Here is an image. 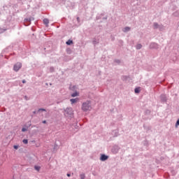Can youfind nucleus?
I'll list each match as a JSON object with an SVG mask.
<instances>
[{"label": "nucleus", "instance_id": "obj_35", "mask_svg": "<svg viewBox=\"0 0 179 179\" xmlns=\"http://www.w3.org/2000/svg\"><path fill=\"white\" fill-rule=\"evenodd\" d=\"M22 83H26V80H23Z\"/></svg>", "mask_w": 179, "mask_h": 179}, {"label": "nucleus", "instance_id": "obj_24", "mask_svg": "<svg viewBox=\"0 0 179 179\" xmlns=\"http://www.w3.org/2000/svg\"><path fill=\"white\" fill-rule=\"evenodd\" d=\"M27 131V128L26 127H22V132H26Z\"/></svg>", "mask_w": 179, "mask_h": 179}, {"label": "nucleus", "instance_id": "obj_30", "mask_svg": "<svg viewBox=\"0 0 179 179\" xmlns=\"http://www.w3.org/2000/svg\"><path fill=\"white\" fill-rule=\"evenodd\" d=\"M179 125V119L176 121V127H178Z\"/></svg>", "mask_w": 179, "mask_h": 179}, {"label": "nucleus", "instance_id": "obj_6", "mask_svg": "<svg viewBox=\"0 0 179 179\" xmlns=\"http://www.w3.org/2000/svg\"><path fill=\"white\" fill-rule=\"evenodd\" d=\"M100 160L101 162H106V160H108V155H106V154L101 155Z\"/></svg>", "mask_w": 179, "mask_h": 179}, {"label": "nucleus", "instance_id": "obj_23", "mask_svg": "<svg viewBox=\"0 0 179 179\" xmlns=\"http://www.w3.org/2000/svg\"><path fill=\"white\" fill-rule=\"evenodd\" d=\"M114 62H115L117 64H121V60H120V59H115Z\"/></svg>", "mask_w": 179, "mask_h": 179}, {"label": "nucleus", "instance_id": "obj_19", "mask_svg": "<svg viewBox=\"0 0 179 179\" xmlns=\"http://www.w3.org/2000/svg\"><path fill=\"white\" fill-rule=\"evenodd\" d=\"M85 178H86V176L85 175V173L80 174V179H85Z\"/></svg>", "mask_w": 179, "mask_h": 179}, {"label": "nucleus", "instance_id": "obj_20", "mask_svg": "<svg viewBox=\"0 0 179 179\" xmlns=\"http://www.w3.org/2000/svg\"><path fill=\"white\" fill-rule=\"evenodd\" d=\"M135 93L138 94L140 93L141 90L139 89V87L135 88L134 90Z\"/></svg>", "mask_w": 179, "mask_h": 179}, {"label": "nucleus", "instance_id": "obj_1", "mask_svg": "<svg viewBox=\"0 0 179 179\" xmlns=\"http://www.w3.org/2000/svg\"><path fill=\"white\" fill-rule=\"evenodd\" d=\"M83 111H90L92 110V102L90 101H87L84 102L82 105Z\"/></svg>", "mask_w": 179, "mask_h": 179}, {"label": "nucleus", "instance_id": "obj_9", "mask_svg": "<svg viewBox=\"0 0 179 179\" xmlns=\"http://www.w3.org/2000/svg\"><path fill=\"white\" fill-rule=\"evenodd\" d=\"M153 27L154 29H159V30H162L163 29V27L159 24L157 22L153 23Z\"/></svg>", "mask_w": 179, "mask_h": 179}, {"label": "nucleus", "instance_id": "obj_7", "mask_svg": "<svg viewBox=\"0 0 179 179\" xmlns=\"http://www.w3.org/2000/svg\"><path fill=\"white\" fill-rule=\"evenodd\" d=\"M150 48L154 49V50H157V48H159V45H157V43H151L150 44Z\"/></svg>", "mask_w": 179, "mask_h": 179}, {"label": "nucleus", "instance_id": "obj_4", "mask_svg": "<svg viewBox=\"0 0 179 179\" xmlns=\"http://www.w3.org/2000/svg\"><path fill=\"white\" fill-rule=\"evenodd\" d=\"M31 20H34V18L33 17H30L29 18H25L24 20V25L25 26H30V23H31Z\"/></svg>", "mask_w": 179, "mask_h": 179}, {"label": "nucleus", "instance_id": "obj_21", "mask_svg": "<svg viewBox=\"0 0 179 179\" xmlns=\"http://www.w3.org/2000/svg\"><path fill=\"white\" fill-rule=\"evenodd\" d=\"M92 44L94 45H96V44H99V41L94 39L93 41H92Z\"/></svg>", "mask_w": 179, "mask_h": 179}, {"label": "nucleus", "instance_id": "obj_38", "mask_svg": "<svg viewBox=\"0 0 179 179\" xmlns=\"http://www.w3.org/2000/svg\"><path fill=\"white\" fill-rule=\"evenodd\" d=\"M122 43H123L122 41H120V44H122Z\"/></svg>", "mask_w": 179, "mask_h": 179}, {"label": "nucleus", "instance_id": "obj_18", "mask_svg": "<svg viewBox=\"0 0 179 179\" xmlns=\"http://www.w3.org/2000/svg\"><path fill=\"white\" fill-rule=\"evenodd\" d=\"M136 48V50H141V48H142V45L141 43L137 44Z\"/></svg>", "mask_w": 179, "mask_h": 179}, {"label": "nucleus", "instance_id": "obj_43", "mask_svg": "<svg viewBox=\"0 0 179 179\" xmlns=\"http://www.w3.org/2000/svg\"><path fill=\"white\" fill-rule=\"evenodd\" d=\"M0 16H1V13H0Z\"/></svg>", "mask_w": 179, "mask_h": 179}, {"label": "nucleus", "instance_id": "obj_25", "mask_svg": "<svg viewBox=\"0 0 179 179\" xmlns=\"http://www.w3.org/2000/svg\"><path fill=\"white\" fill-rule=\"evenodd\" d=\"M34 169H35V170H36V171H40V166H34Z\"/></svg>", "mask_w": 179, "mask_h": 179}, {"label": "nucleus", "instance_id": "obj_22", "mask_svg": "<svg viewBox=\"0 0 179 179\" xmlns=\"http://www.w3.org/2000/svg\"><path fill=\"white\" fill-rule=\"evenodd\" d=\"M22 143L24 144V145H27L29 143V140L27 139H24L22 141Z\"/></svg>", "mask_w": 179, "mask_h": 179}, {"label": "nucleus", "instance_id": "obj_33", "mask_svg": "<svg viewBox=\"0 0 179 179\" xmlns=\"http://www.w3.org/2000/svg\"><path fill=\"white\" fill-rule=\"evenodd\" d=\"M42 122H43V124H47V121L46 120H43Z\"/></svg>", "mask_w": 179, "mask_h": 179}, {"label": "nucleus", "instance_id": "obj_32", "mask_svg": "<svg viewBox=\"0 0 179 179\" xmlns=\"http://www.w3.org/2000/svg\"><path fill=\"white\" fill-rule=\"evenodd\" d=\"M37 113H38V111L34 110V111L33 112V114H37Z\"/></svg>", "mask_w": 179, "mask_h": 179}, {"label": "nucleus", "instance_id": "obj_29", "mask_svg": "<svg viewBox=\"0 0 179 179\" xmlns=\"http://www.w3.org/2000/svg\"><path fill=\"white\" fill-rule=\"evenodd\" d=\"M13 148L17 150V149H19V145H14Z\"/></svg>", "mask_w": 179, "mask_h": 179}, {"label": "nucleus", "instance_id": "obj_37", "mask_svg": "<svg viewBox=\"0 0 179 179\" xmlns=\"http://www.w3.org/2000/svg\"><path fill=\"white\" fill-rule=\"evenodd\" d=\"M77 20H78V22H79V17H77Z\"/></svg>", "mask_w": 179, "mask_h": 179}, {"label": "nucleus", "instance_id": "obj_27", "mask_svg": "<svg viewBox=\"0 0 179 179\" xmlns=\"http://www.w3.org/2000/svg\"><path fill=\"white\" fill-rule=\"evenodd\" d=\"M40 111H46V110L45 108H39L38 113H40Z\"/></svg>", "mask_w": 179, "mask_h": 179}, {"label": "nucleus", "instance_id": "obj_11", "mask_svg": "<svg viewBox=\"0 0 179 179\" xmlns=\"http://www.w3.org/2000/svg\"><path fill=\"white\" fill-rule=\"evenodd\" d=\"M78 100V98L71 99L70 101H71V104H75V103H77Z\"/></svg>", "mask_w": 179, "mask_h": 179}, {"label": "nucleus", "instance_id": "obj_12", "mask_svg": "<svg viewBox=\"0 0 179 179\" xmlns=\"http://www.w3.org/2000/svg\"><path fill=\"white\" fill-rule=\"evenodd\" d=\"M24 127H25V128H27V129H29V128H30V127H31V122H27V125L24 124Z\"/></svg>", "mask_w": 179, "mask_h": 179}, {"label": "nucleus", "instance_id": "obj_13", "mask_svg": "<svg viewBox=\"0 0 179 179\" xmlns=\"http://www.w3.org/2000/svg\"><path fill=\"white\" fill-rule=\"evenodd\" d=\"M66 45H71L73 44V41L69 39V40H68V41L66 42Z\"/></svg>", "mask_w": 179, "mask_h": 179}, {"label": "nucleus", "instance_id": "obj_26", "mask_svg": "<svg viewBox=\"0 0 179 179\" xmlns=\"http://www.w3.org/2000/svg\"><path fill=\"white\" fill-rule=\"evenodd\" d=\"M113 134H115V136H118V132L117 131V130L113 131Z\"/></svg>", "mask_w": 179, "mask_h": 179}, {"label": "nucleus", "instance_id": "obj_8", "mask_svg": "<svg viewBox=\"0 0 179 179\" xmlns=\"http://www.w3.org/2000/svg\"><path fill=\"white\" fill-rule=\"evenodd\" d=\"M160 100L161 103H166V101H167V96H166V94H161Z\"/></svg>", "mask_w": 179, "mask_h": 179}, {"label": "nucleus", "instance_id": "obj_39", "mask_svg": "<svg viewBox=\"0 0 179 179\" xmlns=\"http://www.w3.org/2000/svg\"><path fill=\"white\" fill-rule=\"evenodd\" d=\"M3 31H6V29H3Z\"/></svg>", "mask_w": 179, "mask_h": 179}, {"label": "nucleus", "instance_id": "obj_36", "mask_svg": "<svg viewBox=\"0 0 179 179\" xmlns=\"http://www.w3.org/2000/svg\"><path fill=\"white\" fill-rule=\"evenodd\" d=\"M104 20H107V17H103V18Z\"/></svg>", "mask_w": 179, "mask_h": 179}, {"label": "nucleus", "instance_id": "obj_5", "mask_svg": "<svg viewBox=\"0 0 179 179\" xmlns=\"http://www.w3.org/2000/svg\"><path fill=\"white\" fill-rule=\"evenodd\" d=\"M120 149H121L118 145H114L112 148L111 152L113 153V155H117L118 152H120Z\"/></svg>", "mask_w": 179, "mask_h": 179}, {"label": "nucleus", "instance_id": "obj_31", "mask_svg": "<svg viewBox=\"0 0 179 179\" xmlns=\"http://www.w3.org/2000/svg\"><path fill=\"white\" fill-rule=\"evenodd\" d=\"M146 113H147V114H150V110H146Z\"/></svg>", "mask_w": 179, "mask_h": 179}, {"label": "nucleus", "instance_id": "obj_17", "mask_svg": "<svg viewBox=\"0 0 179 179\" xmlns=\"http://www.w3.org/2000/svg\"><path fill=\"white\" fill-rule=\"evenodd\" d=\"M49 71H50V72L51 73H52V72H55V69L54 67H52V66H50V67L49 68Z\"/></svg>", "mask_w": 179, "mask_h": 179}, {"label": "nucleus", "instance_id": "obj_2", "mask_svg": "<svg viewBox=\"0 0 179 179\" xmlns=\"http://www.w3.org/2000/svg\"><path fill=\"white\" fill-rule=\"evenodd\" d=\"M64 115L65 117H70V118H72V117H73V109L71 107L64 109Z\"/></svg>", "mask_w": 179, "mask_h": 179}, {"label": "nucleus", "instance_id": "obj_40", "mask_svg": "<svg viewBox=\"0 0 179 179\" xmlns=\"http://www.w3.org/2000/svg\"><path fill=\"white\" fill-rule=\"evenodd\" d=\"M73 89H75V86L73 87Z\"/></svg>", "mask_w": 179, "mask_h": 179}, {"label": "nucleus", "instance_id": "obj_28", "mask_svg": "<svg viewBox=\"0 0 179 179\" xmlns=\"http://www.w3.org/2000/svg\"><path fill=\"white\" fill-rule=\"evenodd\" d=\"M18 3H20L21 5H23V0H17Z\"/></svg>", "mask_w": 179, "mask_h": 179}, {"label": "nucleus", "instance_id": "obj_14", "mask_svg": "<svg viewBox=\"0 0 179 179\" xmlns=\"http://www.w3.org/2000/svg\"><path fill=\"white\" fill-rule=\"evenodd\" d=\"M43 23H44V24H45L47 26L48 24V23H50V20L47 18H44Z\"/></svg>", "mask_w": 179, "mask_h": 179}, {"label": "nucleus", "instance_id": "obj_10", "mask_svg": "<svg viewBox=\"0 0 179 179\" xmlns=\"http://www.w3.org/2000/svg\"><path fill=\"white\" fill-rule=\"evenodd\" d=\"M131 31V27H125L123 29H122V31L124 33H128V31Z\"/></svg>", "mask_w": 179, "mask_h": 179}, {"label": "nucleus", "instance_id": "obj_3", "mask_svg": "<svg viewBox=\"0 0 179 179\" xmlns=\"http://www.w3.org/2000/svg\"><path fill=\"white\" fill-rule=\"evenodd\" d=\"M20 68H22V63L17 62L13 66V71H15V72H18V71L20 69Z\"/></svg>", "mask_w": 179, "mask_h": 179}, {"label": "nucleus", "instance_id": "obj_16", "mask_svg": "<svg viewBox=\"0 0 179 179\" xmlns=\"http://www.w3.org/2000/svg\"><path fill=\"white\" fill-rule=\"evenodd\" d=\"M59 145H58V143H55V147H54V150H58V149H59Z\"/></svg>", "mask_w": 179, "mask_h": 179}, {"label": "nucleus", "instance_id": "obj_34", "mask_svg": "<svg viewBox=\"0 0 179 179\" xmlns=\"http://www.w3.org/2000/svg\"><path fill=\"white\" fill-rule=\"evenodd\" d=\"M66 176L67 177H71V173H67Z\"/></svg>", "mask_w": 179, "mask_h": 179}, {"label": "nucleus", "instance_id": "obj_42", "mask_svg": "<svg viewBox=\"0 0 179 179\" xmlns=\"http://www.w3.org/2000/svg\"><path fill=\"white\" fill-rule=\"evenodd\" d=\"M96 19H99V17H96Z\"/></svg>", "mask_w": 179, "mask_h": 179}, {"label": "nucleus", "instance_id": "obj_41", "mask_svg": "<svg viewBox=\"0 0 179 179\" xmlns=\"http://www.w3.org/2000/svg\"><path fill=\"white\" fill-rule=\"evenodd\" d=\"M34 127H36V126H32V128H34Z\"/></svg>", "mask_w": 179, "mask_h": 179}, {"label": "nucleus", "instance_id": "obj_15", "mask_svg": "<svg viewBox=\"0 0 179 179\" xmlns=\"http://www.w3.org/2000/svg\"><path fill=\"white\" fill-rule=\"evenodd\" d=\"M79 96V92H73V94H71V97H76Z\"/></svg>", "mask_w": 179, "mask_h": 179}]
</instances>
